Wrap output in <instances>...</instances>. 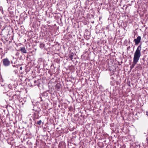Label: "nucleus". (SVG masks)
<instances>
[{"label": "nucleus", "instance_id": "13", "mask_svg": "<svg viewBox=\"0 0 148 148\" xmlns=\"http://www.w3.org/2000/svg\"><path fill=\"white\" fill-rule=\"evenodd\" d=\"M21 28L22 31L21 32V33L22 34L24 32V28L23 27H22V26H21Z\"/></svg>", "mask_w": 148, "mask_h": 148}, {"label": "nucleus", "instance_id": "4", "mask_svg": "<svg viewBox=\"0 0 148 148\" xmlns=\"http://www.w3.org/2000/svg\"><path fill=\"white\" fill-rule=\"evenodd\" d=\"M39 111L37 110H35L34 114V121H35V119H38L39 118Z\"/></svg>", "mask_w": 148, "mask_h": 148}, {"label": "nucleus", "instance_id": "7", "mask_svg": "<svg viewBox=\"0 0 148 148\" xmlns=\"http://www.w3.org/2000/svg\"><path fill=\"white\" fill-rule=\"evenodd\" d=\"M18 64H16V63L14 62V64L13 65V66L14 67H16L17 68V69H14V71L15 72V73L16 74L18 73Z\"/></svg>", "mask_w": 148, "mask_h": 148}, {"label": "nucleus", "instance_id": "3", "mask_svg": "<svg viewBox=\"0 0 148 148\" xmlns=\"http://www.w3.org/2000/svg\"><path fill=\"white\" fill-rule=\"evenodd\" d=\"M3 64L5 66H8L10 65V61L8 58H5L2 60Z\"/></svg>", "mask_w": 148, "mask_h": 148}, {"label": "nucleus", "instance_id": "25", "mask_svg": "<svg viewBox=\"0 0 148 148\" xmlns=\"http://www.w3.org/2000/svg\"><path fill=\"white\" fill-rule=\"evenodd\" d=\"M17 57H16V58ZM17 58H18V56L17 57Z\"/></svg>", "mask_w": 148, "mask_h": 148}, {"label": "nucleus", "instance_id": "5", "mask_svg": "<svg viewBox=\"0 0 148 148\" xmlns=\"http://www.w3.org/2000/svg\"><path fill=\"white\" fill-rule=\"evenodd\" d=\"M141 40V37L139 36H138L136 39H134V41L135 42V45H138L140 42Z\"/></svg>", "mask_w": 148, "mask_h": 148}, {"label": "nucleus", "instance_id": "19", "mask_svg": "<svg viewBox=\"0 0 148 148\" xmlns=\"http://www.w3.org/2000/svg\"><path fill=\"white\" fill-rule=\"evenodd\" d=\"M20 70H22L23 69L22 67L21 66L20 67Z\"/></svg>", "mask_w": 148, "mask_h": 148}, {"label": "nucleus", "instance_id": "12", "mask_svg": "<svg viewBox=\"0 0 148 148\" xmlns=\"http://www.w3.org/2000/svg\"><path fill=\"white\" fill-rule=\"evenodd\" d=\"M41 96H47V93H41Z\"/></svg>", "mask_w": 148, "mask_h": 148}, {"label": "nucleus", "instance_id": "6", "mask_svg": "<svg viewBox=\"0 0 148 148\" xmlns=\"http://www.w3.org/2000/svg\"><path fill=\"white\" fill-rule=\"evenodd\" d=\"M19 87L20 88V90L19 91V92H27V91L25 88L24 86H22L21 84L19 85Z\"/></svg>", "mask_w": 148, "mask_h": 148}, {"label": "nucleus", "instance_id": "23", "mask_svg": "<svg viewBox=\"0 0 148 148\" xmlns=\"http://www.w3.org/2000/svg\"><path fill=\"white\" fill-rule=\"evenodd\" d=\"M16 56H17V53L16 54Z\"/></svg>", "mask_w": 148, "mask_h": 148}, {"label": "nucleus", "instance_id": "24", "mask_svg": "<svg viewBox=\"0 0 148 148\" xmlns=\"http://www.w3.org/2000/svg\"><path fill=\"white\" fill-rule=\"evenodd\" d=\"M20 148H21V147H20ZM22 148H24V147H22Z\"/></svg>", "mask_w": 148, "mask_h": 148}, {"label": "nucleus", "instance_id": "21", "mask_svg": "<svg viewBox=\"0 0 148 148\" xmlns=\"http://www.w3.org/2000/svg\"><path fill=\"white\" fill-rule=\"evenodd\" d=\"M128 85H129V86H130V82H129V83L128 84Z\"/></svg>", "mask_w": 148, "mask_h": 148}, {"label": "nucleus", "instance_id": "20", "mask_svg": "<svg viewBox=\"0 0 148 148\" xmlns=\"http://www.w3.org/2000/svg\"><path fill=\"white\" fill-rule=\"evenodd\" d=\"M146 115L148 116V111L146 112Z\"/></svg>", "mask_w": 148, "mask_h": 148}, {"label": "nucleus", "instance_id": "14", "mask_svg": "<svg viewBox=\"0 0 148 148\" xmlns=\"http://www.w3.org/2000/svg\"><path fill=\"white\" fill-rule=\"evenodd\" d=\"M42 123V121L41 120H40L39 121H38L37 123V124L39 125H40Z\"/></svg>", "mask_w": 148, "mask_h": 148}, {"label": "nucleus", "instance_id": "15", "mask_svg": "<svg viewBox=\"0 0 148 148\" xmlns=\"http://www.w3.org/2000/svg\"><path fill=\"white\" fill-rule=\"evenodd\" d=\"M3 24H4V23H3V22H1V23L0 22V29L1 28V27Z\"/></svg>", "mask_w": 148, "mask_h": 148}, {"label": "nucleus", "instance_id": "10", "mask_svg": "<svg viewBox=\"0 0 148 148\" xmlns=\"http://www.w3.org/2000/svg\"><path fill=\"white\" fill-rule=\"evenodd\" d=\"M73 55L74 54L73 53H71L69 55V58H70L71 60H72L73 59Z\"/></svg>", "mask_w": 148, "mask_h": 148}, {"label": "nucleus", "instance_id": "9", "mask_svg": "<svg viewBox=\"0 0 148 148\" xmlns=\"http://www.w3.org/2000/svg\"><path fill=\"white\" fill-rule=\"evenodd\" d=\"M61 84L60 83H57L56 86V89L58 90L60 88Z\"/></svg>", "mask_w": 148, "mask_h": 148}, {"label": "nucleus", "instance_id": "22", "mask_svg": "<svg viewBox=\"0 0 148 148\" xmlns=\"http://www.w3.org/2000/svg\"><path fill=\"white\" fill-rule=\"evenodd\" d=\"M101 92H104V91H103V90H101Z\"/></svg>", "mask_w": 148, "mask_h": 148}, {"label": "nucleus", "instance_id": "11", "mask_svg": "<svg viewBox=\"0 0 148 148\" xmlns=\"http://www.w3.org/2000/svg\"><path fill=\"white\" fill-rule=\"evenodd\" d=\"M45 45L44 44H43V43H40V48H42L45 47Z\"/></svg>", "mask_w": 148, "mask_h": 148}, {"label": "nucleus", "instance_id": "1", "mask_svg": "<svg viewBox=\"0 0 148 148\" xmlns=\"http://www.w3.org/2000/svg\"><path fill=\"white\" fill-rule=\"evenodd\" d=\"M141 45H140L138 47L134 53L133 62L132 64L130 66L131 70H132L134 67L135 65L138 62L141 55Z\"/></svg>", "mask_w": 148, "mask_h": 148}, {"label": "nucleus", "instance_id": "16", "mask_svg": "<svg viewBox=\"0 0 148 148\" xmlns=\"http://www.w3.org/2000/svg\"><path fill=\"white\" fill-rule=\"evenodd\" d=\"M146 140H147V143H148V137H147L146 138Z\"/></svg>", "mask_w": 148, "mask_h": 148}, {"label": "nucleus", "instance_id": "8", "mask_svg": "<svg viewBox=\"0 0 148 148\" xmlns=\"http://www.w3.org/2000/svg\"><path fill=\"white\" fill-rule=\"evenodd\" d=\"M20 50L22 53H27V50L24 47H21Z\"/></svg>", "mask_w": 148, "mask_h": 148}, {"label": "nucleus", "instance_id": "17", "mask_svg": "<svg viewBox=\"0 0 148 148\" xmlns=\"http://www.w3.org/2000/svg\"><path fill=\"white\" fill-rule=\"evenodd\" d=\"M34 82L35 84H36L37 83V81L35 80L34 81Z\"/></svg>", "mask_w": 148, "mask_h": 148}, {"label": "nucleus", "instance_id": "2", "mask_svg": "<svg viewBox=\"0 0 148 148\" xmlns=\"http://www.w3.org/2000/svg\"><path fill=\"white\" fill-rule=\"evenodd\" d=\"M11 29L10 27L9 26L6 25L5 27L2 29V32L6 35H8Z\"/></svg>", "mask_w": 148, "mask_h": 148}, {"label": "nucleus", "instance_id": "18", "mask_svg": "<svg viewBox=\"0 0 148 148\" xmlns=\"http://www.w3.org/2000/svg\"><path fill=\"white\" fill-rule=\"evenodd\" d=\"M19 116L21 115V118H22V115L21 114H20V113H19Z\"/></svg>", "mask_w": 148, "mask_h": 148}]
</instances>
